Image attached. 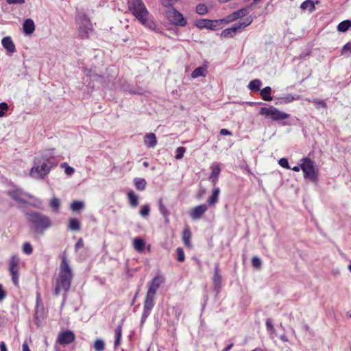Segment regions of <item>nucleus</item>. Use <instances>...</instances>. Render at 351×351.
Returning a JSON list of instances; mask_svg holds the SVG:
<instances>
[{
    "mask_svg": "<svg viewBox=\"0 0 351 351\" xmlns=\"http://www.w3.org/2000/svg\"><path fill=\"white\" fill-rule=\"evenodd\" d=\"M56 165V162L51 151H45L34 158L29 176L34 179L43 180Z\"/></svg>",
    "mask_w": 351,
    "mask_h": 351,
    "instance_id": "obj_1",
    "label": "nucleus"
},
{
    "mask_svg": "<svg viewBox=\"0 0 351 351\" xmlns=\"http://www.w3.org/2000/svg\"><path fill=\"white\" fill-rule=\"evenodd\" d=\"M129 11L145 27L154 29L156 24L142 0H128Z\"/></svg>",
    "mask_w": 351,
    "mask_h": 351,
    "instance_id": "obj_2",
    "label": "nucleus"
},
{
    "mask_svg": "<svg viewBox=\"0 0 351 351\" xmlns=\"http://www.w3.org/2000/svg\"><path fill=\"white\" fill-rule=\"evenodd\" d=\"M73 275L70 267L66 254L64 253L61 257L60 272L56 281L54 294L57 296L62 291L66 293L71 287Z\"/></svg>",
    "mask_w": 351,
    "mask_h": 351,
    "instance_id": "obj_3",
    "label": "nucleus"
},
{
    "mask_svg": "<svg viewBox=\"0 0 351 351\" xmlns=\"http://www.w3.org/2000/svg\"><path fill=\"white\" fill-rule=\"evenodd\" d=\"M26 217L32 229L38 234H43L45 230L52 225L50 218L39 212L32 211L27 213Z\"/></svg>",
    "mask_w": 351,
    "mask_h": 351,
    "instance_id": "obj_4",
    "label": "nucleus"
},
{
    "mask_svg": "<svg viewBox=\"0 0 351 351\" xmlns=\"http://www.w3.org/2000/svg\"><path fill=\"white\" fill-rule=\"evenodd\" d=\"M259 114L275 121H282L290 117V114L280 111L273 106L260 109Z\"/></svg>",
    "mask_w": 351,
    "mask_h": 351,
    "instance_id": "obj_5",
    "label": "nucleus"
},
{
    "mask_svg": "<svg viewBox=\"0 0 351 351\" xmlns=\"http://www.w3.org/2000/svg\"><path fill=\"white\" fill-rule=\"evenodd\" d=\"M301 169L305 178L311 182L317 180V170L315 169V163L309 158H304L301 160Z\"/></svg>",
    "mask_w": 351,
    "mask_h": 351,
    "instance_id": "obj_6",
    "label": "nucleus"
},
{
    "mask_svg": "<svg viewBox=\"0 0 351 351\" xmlns=\"http://www.w3.org/2000/svg\"><path fill=\"white\" fill-rule=\"evenodd\" d=\"M167 20L173 25L185 27L187 24L186 19L175 8H170L165 11Z\"/></svg>",
    "mask_w": 351,
    "mask_h": 351,
    "instance_id": "obj_7",
    "label": "nucleus"
},
{
    "mask_svg": "<svg viewBox=\"0 0 351 351\" xmlns=\"http://www.w3.org/2000/svg\"><path fill=\"white\" fill-rule=\"evenodd\" d=\"M252 23V19L247 18L243 22H239L234 24L231 27L223 29L221 33V36L223 38L233 37L237 32L241 31L243 28L247 27Z\"/></svg>",
    "mask_w": 351,
    "mask_h": 351,
    "instance_id": "obj_8",
    "label": "nucleus"
},
{
    "mask_svg": "<svg viewBox=\"0 0 351 351\" xmlns=\"http://www.w3.org/2000/svg\"><path fill=\"white\" fill-rule=\"evenodd\" d=\"M19 258L18 256L16 255L12 256L9 261V271L10 275L12 276V281L13 284L16 287H19Z\"/></svg>",
    "mask_w": 351,
    "mask_h": 351,
    "instance_id": "obj_9",
    "label": "nucleus"
},
{
    "mask_svg": "<svg viewBox=\"0 0 351 351\" xmlns=\"http://www.w3.org/2000/svg\"><path fill=\"white\" fill-rule=\"evenodd\" d=\"M77 22L80 25V32L82 36H88V31L92 29V23L90 19L84 13H79L77 17Z\"/></svg>",
    "mask_w": 351,
    "mask_h": 351,
    "instance_id": "obj_10",
    "label": "nucleus"
},
{
    "mask_svg": "<svg viewBox=\"0 0 351 351\" xmlns=\"http://www.w3.org/2000/svg\"><path fill=\"white\" fill-rule=\"evenodd\" d=\"M195 25L199 29L206 28L215 31L221 28V21L199 19L195 21Z\"/></svg>",
    "mask_w": 351,
    "mask_h": 351,
    "instance_id": "obj_11",
    "label": "nucleus"
},
{
    "mask_svg": "<svg viewBox=\"0 0 351 351\" xmlns=\"http://www.w3.org/2000/svg\"><path fill=\"white\" fill-rule=\"evenodd\" d=\"M8 195L15 201L20 204H24L27 202L28 199H32V196L27 193L23 192L20 189H14L8 192Z\"/></svg>",
    "mask_w": 351,
    "mask_h": 351,
    "instance_id": "obj_12",
    "label": "nucleus"
},
{
    "mask_svg": "<svg viewBox=\"0 0 351 351\" xmlns=\"http://www.w3.org/2000/svg\"><path fill=\"white\" fill-rule=\"evenodd\" d=\"M213 289L216 294H218L221 290V275L220 274L219 264H215L214 275L213 277Z\"/></svg>",
    "mask_w": 351,
    "mask_h": 351,
    "instance_id": "obj_13",
    "label": "nucleus"
},
{
    "mask_svg": "<svg viewBox=\"0 0 351 351\" xmlns=\"http://www.w3.org/2000/svg\"><path fill=\"white\" fill-rule=\"evenodd\" d=\"M164 277L160 275L156 276L148 285V291L147 293L156 295L157 290L164 282Z\"/></svg>",
    "mask_w": 351,
    "mask_h": 351,
    "instance_id": "obj_14",
    "label": "nucleus"
},
{
    "mask_svg": "<svg viewBox=\"0 0 351 351\" xmlns=\"http://www.w3.org/2000/svg\"><path fill=\"white\" fill-rule=\"evenodd\" d=\"M75 340L74 333L68 330L60 332L57 338V343L61 345H66L72 343Z\"/></svg>",
    "mask_w": 351,
    "mask_h": 351,
    "instance_id": "obj_15",
    "label": "nucleus"
},
{
    "mask_svg": "<svg viewBox=\"0 0 351 351\" xmlns=\"http://www.w3.org/2000/svg\"><path fill=\"white\" fill-rule=\"evenodd\" d=\"M208 208V205L206 204H202L194 207L190 212L191 218L193 220L199 219L207 211Z\"/></svg>",
    "mask_w": 351,
    "mask_h": 351,
    "instance_id": "obj_16",
    "label": "nucleus"
},
{
    "mask_svg": "<svg viewBox=\"0 0 351 351\" xmlns=\"http://www.w3.org/2000/svg\"><path fill=\"white\" fill-rule=\"evenodd\" d=\"M210 169L211 173L208 178V180L212 182L213 185H216L221 171L220 165L218 163H213Z\"/></svg>",
    "mask_w": 351,
    "mask_h": 351,
    "instance_id": "obj_17",
    "label": "nucleus"
},
{
    "mask_svg": "<svg viewBox=\"0 0 351 351\" xmlns=\"http://www.w3.org/2000/svg\"><path fill=\"white\" fill-rule=\"evenodd\" d=\"M154 295L146 293L145 299L143 304V311L151 313L154 306Z\"/></svg>",
    "mask_w": 351,
    "mask_h": 351,
    "instance_id": "obj_18",
    "label": "nucleus"
},
{
    "mask_svg": "<svg viewBox=\"0 0 351 351\" xmlns=\"http://www.w3.org/2000/svg\"><path fill=\"white\" fill-rule=\"evenodd\" d=\"M3 47L10 53H14L16 47L14 42L10 36H5L1 40Z\"/></svg>",
    "mask_w": 351,
    "mask_h": 351,
    "instance_id": "obj_19",
    "label": "nucleus"
},
{
    "mask_svg": "<svg viewBox=\"0 0 351 351\" xmlns=\"http://www.w3.org/2000/svg\"><path fill=\"white\" fill-rule=\"evenodd\" d=\"M144 144L149 148H154L157 144L156 136L154 133H148L144 136Z\"/></svg>",
    "mask_w": 351,
    "mask_h": 351,
    "instance_id": "obj_20",
    "label": "nucleus"
},
{
    "mask_svg": "<svg viewBox=\"0 0 351 351\" xmlns=\"http://www.w3.org/2000/svg\"><path fill=\"white\" fill-rule=\"evenodd\" d=\"M23 32L27 35L32 34L35 30V24L32 19H27L23 24Z\"/></svg>",
    "mask_w": 351,
    "mask_h": 351,
    "instance_id": "obj_21",
    "label": "nucleus"
},
{
    "mask_svg": "<svg viewBox=\"0 0 351 351\" xmlns=\"http://www.w3.org/2000/svg\"><path fill=\"white\" fill-rule=\"evenodd\" d=\"M219 193L220 189L219 187L213 188L212 195L207 200L210 206L215 205L218 202Z\"/></svg>",
    "mask_w": 351,
    "mask_h": 351,
    "instance_id": "obj_22",
    "label": "nucleus"
},
{
    "mask_svg": "<svg viewBox=\"0 0 351 351\" xmlns=\"http://www.w3.org/2000/svg\"><path fill=\"white\" fill-rule=\"evenodd\" d=\"M145 241L139 237H136L133 241V246L134 248L138 252H143L145 249Z\"/></svg>",
    "mask_w": 351,
    "mask_h": 351,
    "instance_id": "obj_23",
    "label": "nucleus"
},
{
    "mask_svg": "<svg viewBox=\"0 0 351 351\" xmlns=\"http://www.w3.org/2000/svg\"><path fill=\"white\" fill-rule=\"evenodd\" d=\"M207 73L206 66H199L194 69L191 73L193 78H197L198 77H205Z\"/></svg>",
    "mask_w": 351,
    "mask_h": 351,
    "instance_id": "obj_24",
    "label": "nucleus"
},
{
    "mask_svg": "<svg viewBox=\"0 0 351 351\" xmlns=\"http://www.w3.org/2000/svg\"><path fill=\"white\" fill-rule=\"evenodd\" d=\"M127 195L131 206L136 208L138 205V196L132 191H128Z\"/></svg>",
    "mask_w": 351,
    "mask_h": 351,
    "instance_id": "obj_25",
    "label": "nucleus"
},
{
    "mask_svg": "<svg viewBox=\"0 0 351 351\" xmlns=\"http://www.w3.org/2000/svg\"><path fill=\"white\" fill-rule=\"evenodd\" d=\"M250 10H251V9L250 8V6H247L246 8H241V9H240L237 11H235L232 13L233 18L234 17V19L237 20L241 17L245 16L250 13Z\"/></svg>",
    "mask_w": 351,
    "mask_h": 351,
    "instance_id": "obj_26",
    "label": "nucleus"
},
{
    "mask_svg": "<svg viewBox=\"0 0 351 351\" xmlns=\"http://www.w3.org/2000/svg\"><path fill=\"white\" fill-rule=\"evenodd\" d=\"M81 227L80 222L77 218H71L69 221L68 228L72 231H78Z\"/></svg>",
    "mask_w": 351,
    "mask_h": 351,
    "instance_id": "obj_27",
    "label": "nucleus"
},
{
    "mask_svg": "<svg viewBox=\"0 0 351 351\" xmlns=\"http://www.w3.org/2000/svg\"><path fill=\"white\" fill-rule=\"evenodd\" d=\"M134 184L137 190L144 191L147 185V182L143 178H135L134 179Z\"/></svg>",
    "mask_w": 351,
    "mask_h": 351,
    "instance_id": "obj_28",
    "label": "nucleus"
},
{
    "mask_svg": "<svg viewBox=\"0 0 351 351\" xmlns=\"http://www.w3.org/2000/svg\"><path fill=\"white\" fill-rule=\"evenodd\" d=\"M261 84L262 82L260 80L255 79L250 82V83L247 85V87L251 91L256 92L260 90Z\"/></svg>",
    "mask_w": 351,
    "mask_h": 351,
    "instance_id": "obj_29",
    "label": "nucleus"
},
{
    "mask_svg": "<svg viewBox=\"0 0 351 351\" xmlns=\"http://www.w3.org/2000/svg\"><path fill=\"white\" fill-rule=\"evenodd\" d=\"M300 8L302 10H308L310 12H312L313 10H315V7L314 2L313 1L306 0L301 3Z\"/></svg>",
    "mask_w": 351,
    "mask_h": 351,
    "instance_id": "obj_30",
    "label": "nucleus"
},
{
    "mask_svg": "<svg viewBox=\"0 0 351 351\" xmlns=\"http://www.w3.org/2000/svg\"><path fill=\"white\" fill-rule=\"evenodd\" d=\"M271 91V89L269 86H266L261 90V95L264 101H269L272 100V97L270 95Z\"/></svg>",
    "mask_w": 351,
    "mask_h": 351,
    "instance_id": "obj_31",
    "label": "nucleus"
},
{
    "mask_svg": "<svg viewBox=\"0 0 351 351\" xmlns=\"http://www.w3.org/2000/svg\"><path fill=\"white\" fill-rule=\"evenodd\" d=\"M350 27H351V21L345 20L339 23L337 30L340 32H346Z\"/></svg>",
    "mask_w": 351,
    "mask_h": 351,
    "instance_id": "obj_32",
    "label": "nucleus"
},
{
    "mask_svg": "<svg viewBox=\"0 0 351 351\" xmlns=\"http://www.w3.org/2000/svg\"><path fill=\"white\" fill-rule=\"evenodd\" d=\"M307 101L308 102L314 104L315 105V108L317 109H319L320 108L327 109V108H328L327 104L325 102L324 100L319 99H308Z\"/></svg>",
    "mask_w": 351,
    "mask_h": 351,
    "instance_id": "obj_33",
    "label": "nucleus"
},
{
    "mask_svg": "<svg viewBox=\"0 0 351 351\" xmlns=\"http://www.w3.org/2000/svg\"><path fill=\"white\" fill-rule=\"evenodd\" d=\"M191 232L189 229H185L182 232V240L186 247L191 246Z\"/></svg>",
    "mask_w": 351,
    "mask_h": 351,
    "instance_id": "obj_34",
    "label": "nucleus"
},
{
    "mask_svg": "<svg viewBox=\"0 0 351 351\" xmlns=\"http://www.w3.org/2000/svg\"><path fill=\"white\" fill-rule=\"evenodd\" d=\"M122 335V328L121 326H118L115 329V339H114V346L117 347L119 346L121 343Z\"/></svg>",
    "mask_w": 351,
    "mask_h": 351,
    "instance_id": "obj_35",
    "label": "nucleus"
},
{
    "mask_svg": "<svg viewBox=\"0 0 351 351\" xmlns=\"http://www.w3.org/2000/svg\"><path fill=\"white\" fill-rule=\"evenodd\" d=\"M84 207V203L82 201L75 200L71 204V209L73 211H80Z\"/></svg>",
    "mask_w": 351,
    "mask_h": 351,
    "instance_id": "obj_36",
    "label": "nucleus"
},
{
    "mask_svg": "<svg viewBox=\"0 0 351 351\" xmlns=\"http://www.w3.org/2000/svg\"><path fill=\"white\" fill-rule=\"evenodd\" d=\"M158 209L160 213V214L163 217L169 216L170 213L169 210L167 208V207L163 204L162 199H159L158 201Z\"/></svg>",
    "mask_w": 351,
    "mask_h": 351,
    "instance_id": "obj_37",
    "label": "nucleus"
},
{
    "mask_svg": "<svg viewBox=\"0 0 351 351\" xmlns=\"http://www.w3.org/2000/svg\"><path fill=\"white\" fill-rule=\"evenodd\" d=\"M50 207L53 211L58 212L60 209V202L58 198L53 197L49 202Z\"/></svg>",
    "mask_w": 351,
    "mask_h": 351,
    "instance_id": "obj_38",
    "label": "nucleus"
},
{
    "mask_svg": "<svg viewBox=\"0 0 351 351\" xmlns=\"http://www.w3.org/2000/svg\"><path fill=\"white\" fill-rule=\"evenodd\" d=\"M93 348L96 351H103L105 348L104 341L101 339H97L94 343Z\"/></svg>",
    "mask_w": 351,
    "mask_h": 351,
    "instance_id": "obj_39",
    "label": "nucleus"
},
{
    "mask_svg": "<svg viewBox=\"0 0 351 351\" xmlns=\"http://www.w3.org/2000/svg\"><path fill=\"white\" fill-rule=\"evenodd\" d=\"M196 12L200 15H204L208 12V9L205 4H198L196 6Z\"/></svg>",
    "mask_w": 351,
    "mask_h": 351,
    "instance_id": "obj_40",
    "label": "nucleus"
},
{
    "mask_svg": "<svg viewBox=\"0 0 351 351\" xmlns=\"http://www.w3.org/2000/svg\"><path fill=\"white\" fill-rule=\"evenodd\" d=\"M150 212V207L149 204H145L142 206L141 210H140V215L143 218H147Z\"/></svg>",
    "mask_w": 351,
    "mask_h": 351,
    "instance_id": "obj_41",
    "label": "nucleus"
},
{
    "mask_svg": "<svg viewBox=\"0 0 351 351\" xmlns=\"http://www.w3.org/2000/svg\"><path fill=\"white\" fill-rule=\"evenodd\" d=\"M186 152V148L184 147H178L176 149V155L175 156V158L177 160H180L183 158L184 154Z\"/></svg>",
    "mask_w": 351,
    "mask_h": 351,
    "instance_id": "obj_42",
    "label": "nucleus"
},
{
    "mask_svg": "<svg viewBox=\"0 0 351 351\" xmlns=\"http://www.w3.org/2000/svg\"><path fill=\"white\" fill-rule=\"evenodd\" d=\"M298 99H299V96H297V95L294 96V95H292L291 94H289V95H286L285 97L281 98L282 102L286 103V104L290 103V102H291L294 100H297Z\"/></svg>",
    "mask_w": 351,
    "mask_h": 351,
    "instance_id": "obj_43",
    "label": "nucleus"
},
{
    "mask_svg": "<svg viewBox=\"0 0 351 351\" xmlns=\"http://www.w3.org/2000/svg\"><path fill=\"white\" fill-rule=\"evenodd\" d=\"M23 252L25 254L29 255L33 252V248L30 243L25 242L23 246Z\"/></svg>",
    "mask_w": 351,
    "mask_h": 351,
    "instance_id": "obj_44",
    "label": "nucleus"
},
{
    "mask_svg": "<svg viewBox=\"0 0 351 351\" xmlns=\"http://www.w3.org/2000/svg\"><path fill=\"white\" fill-rule=\"evenodd\" d=\"M162 5L167 9L173 8V5L179 0H160Z\"/></svg>",
    "mask_w": 351,
    "mask_h": 351,
    "instance_id": "obj_45",
    "label": "nucleus"
},
{
    "mask_svg": "<svg viewBox=\"0 0 351 351\" xmlns=\"http://www.w3.org/2000/svg\"><path fill=\"white\" fill-rule=\"evenodd\" d=\"M341 53L342 55H346L347 56H349V55L351 53V41L347 43L343 47Z\"/></svg>",
    "mask_w": 351,
    "mask_h": 351,
    "instance_id": "obj_46",
    "label": "nucleus"
},
{
    "mask_svg": "<svg viewBox=\"0 0 351 351\" xmlns=\"http://www.w3.org/2000/svg\"><path fill=\"white\" fill-rule=\"evenodd\" d=\"M176 254H177V260L179 262H183L185 259V255L184 250L181 247H178L176 249Z\"/></svg>",
    "mask_w": 351,
    "mask_h": 351,
    "instance_id": "obj_47",
    "label": "nucleus"
},
{
    "mask_svg": "<svg viewBox=\"0 0 351 351\" xmlns=\"http://www.w3.org/2000/svg\"><path fill=\"white\" fill-rule=\"evenodd\" d=\"M252 266L255 268H260L262 264V261L260 258L257 256H254L252 259Z\"/></svg>",
    "mask_w": 351,
    "mask_h": 351,
    "instance_id": "obj_48",
    "label": "nucleus"
},
{
    "mask_svg": "<svg viewBox=\"0 0 351 351\" xmlns=\"http://www.w3.org/2000/svg\"><path fill=\"white\" fill-rule=\"evenodd\" d=\"M265 325L267 331L270 332L271 333H274L275 332V329L271 319L267 318L266 319Z\"/></svg>",
    "mask_w": 351,
    "mask_h": 351,
    "instance_id": "obj_49",
    "label": "nucleus"
},
{
    "mask_svg": "<svg viewBox=\"0 0 351 351\" xmlns=\"http://www.w3.org/2000/svg\"><path fill=\"white\" fill-rule=\"evenodd\" d=\"M8 105L5 102L0 103V117H3L5 115V111L8 110Z\"/></svg>",
    "mask_w": 351,
    "mask_h": 351,
    "instance_id": "obj_50",
    "label": "nucleus"
},
{
    "mask_svg": "<svg viewBox=\"0 0 351 351\" xmlns=\"http://www.w3.org/2000/svg\"><path fill=\"white\" fill-rule=\"evenodd\" d=\"M278 164L282 167H284L285 169H290L291 167L289 165V162L287 160V159L285 158H280L278 161Z\"/></svg>",
    "mask_w": 351,
    "mask_h": 351,
    "instance_id": "obj_51",
    "label": "nucleus"
},
{
    "mask_svg": "<svg viewBox=\"0 0 351 351\" xmlns=\"http://www.w3.org/2000/svg\"><path fill=\"white\" fill-rule=\"evenodd\" d=\"M235 20L236 19H234V17L233 18V14L232 13L231 14L227 16L226 18L219 19V21H221V24L222 23H229Z\"/></svg>",
    "mask_w": 351,
    "mask_h": 351,
    "instance_id": "obj_52",
    "label": "nucleus"
},
{
    "mask_svg": "<svg viewBox=\"0 0 351 351\" xmlns=\"http://www.w3.org/2000/svg\"><path fill=\"white\" fill-rule=\"evenodd\" d=\"M62 165L64 167H66V168H65V173L66 174L72 175L74 173V171H75L74 169L70 166H68L67 163L64 162Z\"/></svg>",
    "mask_w": 351,
    "mask_h": 351,
    "instance_id": "obj_53",
    "label": "nucleus"
},
{
    "mask_svg": "<svg viewBox=\"0 0 351 351\" xmlns=\"http://www.w3.org/2000/svg\"><path fill=\"white\" fill-rule=\"evenodd\" d=\"M151 313L143 311V314L141 319V324H143L144 322L146 321L147 318L149 317Z\"/></svg>",
    "mask_w": 351,
    "mask_h": 351,
    "instance_id": "obj_54",
    "label": "nucleus"
},
{
    "mask_svg": "<svg viewBox=\"0 0 351 351\" xmlns=\"http://www.w3.org/2000/svg\"><path fill=\"white\" fill-rule=\"evenodd\" d=\"M6 293L3 289V287L1 284H0V302L5 298Z\"/></svg>",
    "mask_w": 351,
    "mask_h": 351,
    "instance_id": "obj_55",
    "label": "nucleus"
},
{
    "mask_svg": "<svg viewBox=\"0 0 351 351\" xmlns=\"http://www.w3.org/2000/svg\"><path fill=\"white\" fill-rule=\"evenodd\" d=\"M8 4H23L25 3V0H5Z\"/></svg>",
    "mask_w": 351,
    "mask_h": 351,
    "instance_id": "obj_56",
    "label": "nucleus"
},
{
    "mask_svg": "<svg viewBox=\"0 0 351 351\" xmlns=\"http://www.w3.org/2000/svg\"><path fill=\"white\" fill-rule=\"evenodd\" d=\"M84 245L83 241L82 239H80L78 241L75 245V249L77 250L78 249L82 247Z\"/></svg>",
    "mask_w": 351,
    "mask_h": 351,
    "instance_id": "obj_57",
    "label": "nucleus"
},
{
    "mask_svg": "<svg viewBox=\"0 0 351 351\" xmlns=\"http://www.w3.org/2000/svg\"><path fill=\"white\" fill-rule=\"evenodd\" d=\"M220 134L221 135H228V136H230L232 135V132L230 131H229L227 129H221L219 132Z\"/></svg>",
    "mask_w": 351,
    "mask_h": 351,
    "instance_id": "obj_58",
    "label": "nucleus"
},
{
    "mask_svg": "<svg viewBox=\"0 0 351 351\" xmlns=\"http://www.w3.org/2000/svg\"><path fill=\"white\" fill-rule=\"evenodd\" d=\"M22 349H23V351H31L29 348V346H28V344H27V343L26 341H25L23 343Z\"/></svg>",
    "mask_w": 351,
    "mask_h": 351,
    "instance_id": "obj_59",
    "label": "nucleus"
},
{
    "mask_svg": "<svg viewBox=\"0 0 351 351\" xmlns=\"http://www.w3.org/2000/svg\"><path fill=\"white\" fill-rule=\"evenodd\" d=\"M0 350H1V351H8L5 342L1 341L0 343Z\"/></svg>",
    "mask_w": 351,
    "mask_h": 351,
    "instance_id": "obj_60",
    "label": "nucleus"
},
{
    "mask_svg": "<svg viewBox=\"0 0 351 351\" xmlns=\"http://www.w3.org/2000/svg\"><path fill=\"white\" fill-rule=\"evenodd\" d=\"M234 344L232 343L228 345L226 347H225L221 351H230L231 348L233 347Z\"/></svg>",
    "mask_w": 351,
    "mask_h": 351,
    "instance_id": "obj_61",
    "label": "nucleus"
},
{
    "mask_svg": "<svg viewBox=\"0 0 351 351\" xmlns=\"http://www.w3.org/2000/svg\"><path fill=\"white\" fill-rule=\"evenodd\" d=\"M261 0H253V1L248 5L251 9L253 6H255Z\"/></svg>",
    "mask_w": 351,
    "mask_h": 351,
    "instance_id": "obj_62",
    "label": "nucleus"
},
{
    "mask_svg": "<svg viewBox=\"0 0 351 351\" xmlns=\"http://www.w3.org/2000/svg\"><path fill=\"white\" fill-rule=\"evenodd\" d=\"M291 169L293 171L298 172L301 169V165H300L294 166L293 168H291Z\"/></svg>",
    "mask_w": 351,
    "mask_h": 351,
    "instance_id": "obj_63",
    "label": "nucleus"
},
{
    "mask_svg": "<svg viewBox=\"0 0 351 351\" xmlns=\"http://www.w3.org/2000/svg\"><path fill=\"white\" fill-rule=\"evenodd\" d=\"M280 338V339H281L282 341H284V342H287V341H288V339H287V337H286V335H281Z\"/></svg>",
    "mask_w": 351,
    "mask_h": 351,
    "instance_id": "obj_64",
    "label": "nucleus"
}]
</instances>
